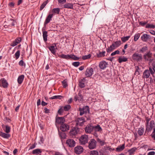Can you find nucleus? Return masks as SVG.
Listing matches in <instances>:
<instances>
[{
    "mask_svg": "<svg viewBox=\"0 0 155 155\" xmlns=\"http://www.w3.org/2000/svg\"><path fill=\"white\" fill-rule=\"evenodd\" d=\"M53 16V15L52 14L49 15L47 17V18H46L45 23V24H46L48 23L51 20V19L52 17Z\"/></svg>",
    "mask_w": 155,
    "mask_h": 155,
    "instance_id": "cd10ccee",
    "label": "nucleus"
},
{
    "mask_svg": "<svg viewBox=\"0 0 155 155\" xmlns=\"http://www.w3.org/2000/svg\"><path fill=\"white\" fill-rule=\"evenodd\" d=\"M97 131H99L101 132L102 131V129L98 125H97Z\"/></svg>",
    "mask_w": 155,
    "mask_h": 155,
    "instance_id": "e2e57ef3",
    "label": "nucleus"
},
{
    "mask_svg": "<svg viewBox=\"0 0 155 155\" xmlns=\"http://www.w3.org/2000/svg\"><path fill=\"white\" fill-rule=\"evenodd\" d=\"M59 134L61 139H64L66 137V134L64 132H59Z\"/></svg>",
    "mask_w": 155,
    "mask_h": 155,
    "instance_id": "f704fd0d",
    "label": "nucleus"
},
{
    "mask_svg": "<svg viewBox=\"0 0 155 155\" xmlns=\"http://www.w3.org/2000/svg\"><path fill=\"white\" fill-rule=\"evenodd\" d=\"M148 50V47L147 46H143L142 47L140 50V52L144 53Z\"/></svg>",
    "mask_w": 155,
    "mask_h": 155,
    "instance_id": "e433bc0d",
    "label": "nucleus"
},
{
    "mask_svg": "<svg viewBox=\"0 0 155 155\" xmlns=\"http://www.w3.org/2000/svg\"><path fill=\"white\" fill-rule=\"evenodd\" d=\"M42 151L41 150L39 149H37L33 150L32 151V154L36 155H40Z\"/></svg>",
    "mask_w": 155,
    "mask_h": 155,
    "instance_id": "b1692460",
    "label": "nucleus"
},
{
    "mask_svg": "<svg viewBox=\"0 0 155 155\" xmlns=\"http://www.w3.org/2000/svg\"><path fill=\"white\" fill-rule=\"evenodd\" d=\"M121 44V41L120 40L115 42L112 44L110 47L107 49L106 51L107 52H110L113 50L118 47Z\"/></svg>",
    "mask_w": 155,
    "mask_h": 155,
    "instance_id": "f257e3e1",
    "label": "nucleus"
},
{
    "mask_svg": "<svg viewBox=\"0 0 155 155\" xmlns=\"http://www.w3.org/2000/svg\"><path fill=\"white\" fill-rule=\"evenodd\" d=\"M58 57L60 58L65 59H70V55H65L62 54L61 55H58Z\"/></svg>",
    "mask_w": 155,
    "mask_h": 155,
    "instance_id": "2f4dec72",
    "label": "nucleus"
},
{
    "mask_svg": "<svg viewBox=\"0 0 155 155\" xmlns=\"http://www.w3.org/2000/svg\"><path fill=\"white\" fill-rule=\"evenodd\" d=\"M58 2L60 3H64L66 2V0H58Z\"/></svg>",
    "mask_w": 155,
    "mask_h": 155,
    "instance_id": "0e129e2a",
    "label": "nucleus"
},
{
    "mask_svg": "<svg viewBox=\"0 0 155 155\" xmlns=\"http://www.w3.org/2000/svg\"><path fill=\"white\" fill-rule=\"evenodd\" d=\"M91 57V55L89 54L88 55L83 56L82 57V58L84 60H85L90 58Z\"/></svg>",
    "mask_w": 155,
    "mask_h": 155,
    "instance_id": "5fc2aeb1",
    "label": "nucleus"
},
{
    "mask_svg": "<svg viewBox=\"0 0 155 155\" xmlns=\"http://www.w3.org/2000/svg\"><path fill=\"white\" fill-rule=\"evenodd\" d=\"M120 51L118 50H117L112 52L110 54L111 56H114L116 54H120Z\"/></svg>",
    "mask_w": 155,
    "mask_h": 155,
    "instance_id": "8fccbe9b",
    "label": "nucleus"
},
{
    "mask_svg": "<svg viewBox=\"0 0 155 155\" xmlns=\"http://www.w3.org/2000/svg\"><path fill=\"white\" fill-rule=\"evenodd\" d=\"M10 127L8 126L7 125L5 127V129L4 131L7 133H8L10 132Z\"/></svg>",
    "mask_w": 155,
    "mask_h": 155,
    "instance_id": "49530a36",
    "label": "nucleus"
},
{
    "mask_svg": "<svg viewBox=\"0 0 155 155\" xmlns=\"http://www.w3.org/2000/svg\"><path fill=\"white\" fill-rule=\"evenodd\" d=\"M76 125L78 127L82 126L85 122V119L83 117H78L76 120Z\"/></svg>",
    "mask_w": 155,
    "mask_h": 155,
    "instance_id": "39448f33",
    "label": "nucleus"
},
{
    "mask_svg": "<svg viewBox=\"0 0 155 155\" xmlns=\"http://www.w3.org/2000/svg\"><path fill=\"white\" fill-rule=\"evenodd\" d=\"M137 149V148L136 147H133L128 150V152L129 153L130 155H132L134 154Z\"/></svg>",
    "mask_w": 155,
    "mask_h": 155,
    "instance_id": "473e14b6",
    "label": "nucleus"
},
{
    "mask_svg": "<svg viewBox=\"0 0 155 155\" xmlns=\"http://www.w3.org/2000/svg\"><path fill=\"white\" fill-rule=\"evenodd\" d=\"M150 74L148 70H145L143 72L142 78L144 79L148 78H149L150 75Z\"/></svg>",
    "mask_w": 155,
    "mask_h": 155,
    "instance_id": "a211bd4d",
    "label": "nucleus"
},
{
    "mask_svg": "<svg viewBox=\"0 0 155 155\" xmlns=\"http://www.w3.org/2000/svg\"><path fill=\"white\" fill-rule=\"evenodd\" d=\"M21 38H18L11 44L10 45L12 47H14L19 43L21 42Z\"/></svg>",
    "mask_w": 155,
    "mask_h": 155,
    "instance_id": "f3484780",
    "label": "nucleus"
},
{
    "mask_svg": "<svg viewBox=\"0 0 155 155\" xmlns=\"http://www.w3.org/2000/svg\"><path fill=\"white\" fill-rule=\"evenodd\" d=\"M79 110L81 116L82 115L84 114L89 113L90 112L89 107L87 106L83 107L82 108H80Z\"/></svg>",
    "mask_w": 155,
    "mask_h": 155,
    "instance_id": "423d86ee",
    "label": "nucleus"
},
{
    "mask_svg": "<svg viewBox=\"0 0 155 155\" xmlns=\"http://www.w3.org/2000/svg\"><path fill=\"white\" fill-rule=\"evenodd\" d=\"M90 155H97V151L96 150L92 151Z\"/></svg>",
    "mask_w": 155,
    "mask_h": 155,
    "instance_id": "13d9d810",
    "label": "nucleus"
},
{
    "mask_svg": "<svg viewBox=\"0 0 155 155\" xmlns=\"http://www.w3.org/2000/svg\"><path fill=\"white\" fill-rule=\"evenodd\" d=\"M0 136L5 138H8L10 137V135L8 133H5L0 132Z\"/></svg>",
    "mask_w": 155,
    "mask_h": 155,
    "instance_id": "a878e982",
    "label": "nucleus"
},
{
    "mask_svg": "<svg viewBox=\"0 0 155 155\" xmlns=\"http://www.w3.org/2000/svg\"><path fill=\"white\" fill-rule=\"evenodd\" d=\"M147 22H143V21H140L139 22V24L140 25H141L142 26H144L145 25L147 24Z\"/></svg>",
    "mask_w": 155,
    "mask_h": 155,
    "instance_id": "bf43d9fd",
    "label": "nucleus"
},
{
    "mask_svg": "<svg viewBox=\"0 0 155 155\" xmlns=\"http://www.w3.org/2000/svg\"><path fill=\"white\" fill-rule=\"evenodd\" d=\"M80 64V63L79 62H75L72 63L73 65L75 67H78Z\"/></svg>",
    "mask_w": 155,
    "mask_h": 155,
    "instance_id": "864d4df0",
    "label": "nucleus"
},
{
    "mask_svg": "<svg viewBox=\"0 0 155 155\" xmlns=\"http://www.w3.org/2000/svg\"><path fill=\"white\" fill-rule=\"evenodd\" d=\"M62 84L64 87H66L68 86L67 81L64 80L62 81Z\"/></svg>",
    "mask_w": 155,
    "mask_h": 155,
    "instance_id": "09e8293b",
    "label": "nucleus"
},
{
    "mask_svg": "<svg viewBox=\"0 0 155 155\" xmlns=\"http://www.w3.org/2000/svg\"><path fill=\"white\" fill-rule=\"evenodd\" d=\"M37 144L35 143L34 144L32 145L31 146L29 147V150L32 149L34 148L36 145Z\"/></svg>",
    "mask_w": 155,
    "mask_h": 155,
    "instance_id": "680f3d73",
    "label": "nucleus"
},
{
    "mask_svg": "<svg viewBox=\"0 0 155 155\" xmlns=\"http://www.w3.org/2000/svg\"><path fill=\"white\" fill-rule=\"evenodd\" d=\"M75 153L78 154H80L82 153L83 151V149L81 146H78L74 148Z\"/></svg>",
    "mask_w": 155,
    "mask_h": 155,
    "instance_id": "f8f14e48",
    "label": "nucleus"
},
{
    "mask_svg": "<svg viewBox=\"0 0 155 155\" xmlns=\"http://www.w3.org/2000/svg\"><path fill=\"white\" fill-rule=\"evenodd\" d=\"M144 131V128L143 127L140 128L138 129L137 133L140 136L143 135Z\"/></svg>",
    "mask_w": 155,
    "mask_h": 155,
    "instance_id": "bb28decb",
    "label": "nucleus"
},
{
    "mask_svg": "<svg viewBox=\"0 0 155 155\" xmlns=\"http://www.w3.org/2000/svg\"><path fill=\"white\" fill-rule=\"evenodd\" d=\"M44 110H45L44 112L46 113H49V110L47 109V108H45Z\"/></svg>",
    "mask_w": 155,
    "mask_h": 155,
    "instance_id": "338daca9",
    "label": "nucleus"
},
{
    "mask_svg": "<svg viewBox=\"0 0 155 155\" xmlns=\"http://www.w3.org/2000/svg\"><path fill=\"white\" fill-rule=\"evenodd\" d=\"M141 39L143 42H146L150 39V36L146 34H143L141 36Z\"/></svg>",
    "mask_w": 155,
    "mask_h": 155,
    "instance_id": "9d476101",
    "label": "nucleus"
},
{
    "mask_svg": "<svg viewBox=\"0 0 155 155\" xmlns=\"http://www.w3.org/2000/svg\"><path fill=\"white\" fill-rule=\"evenodd\" d=\"M64 110L62 107H61L58 110V113L60 115H61L62 114Z\"/></svg>",
    "mask_w": 155,
    "mask_h": 155,
    "instance_id": "603ef678",
    "label": "nucleus"
},
{
    "mask_svg": "<svg viewBox=\"0 0 155 155\" xmlns=\"http://www.w3.org/2000/svg\"><path fill=\"white\" fill-rule=\"evenodd\" d=\"M155 154V152L154 151L150 152L148 153V155H154Z\"/></svg>",
    "mask_w": 155,
    "mask_h": 155,
    "instance_id": "774afa93",
    "label": "nucleus"
},
{
    "mask_svg": "<svg viewBox=\"0 0 155 155\" xmlns=\"http://www.w3.org/2000/svg\"><path fill=\"white\" fill-rule=\"evenodd\" d=\"M47 31H44L43 32V37L44 40L46 42L47 40Z\"/></svg>",
    "mask_w": 155,
    "mask_h": 155,
    "instance_id": "72a5a7b5",
    "label": "nucleus"
},
{
    "mask_svg": "<svg viewBox=\"0 0 155 155\" xmlns=\"http://www.w3.org/2000/svg\"><path fill=\"white\" fill-rule=\"evenodd\" d=\"M108 65L107 63L105 61L101 62L99 64V66L101 69L104 70L107 68Z\"/></svg>",
    "mask_w": 155,
    "mask_h": 155,
    "instance_id": "6ab92c4d",
    "label": "nucleus"
},
{
    "mask_svg": "<svg viewBox=\"0 0 155 155\" xmlns=\"http://www.w3.org/2000/svg\"><path fill=\"white\" fill-rule=\"evenodd\" d=\"M132 58L135 61L139 62L142 61L143 58L141 54L137 53H135L132 55Z\"/></svg>",
    "mask_w": 155,
    "mask_h": 155,
    "instance_id": "20e7f679",
    "label": "nucleus"
},
{
    "mask_svg": "<svg viewBox=\"0 0 155 155\" xmlns=\"http://www.w3.org/2000/svg\"><path fill=\"white\" fill-rule=\"evenodd\" d=\"M140 36L139 33L136 34L134 36V40L135 41H137L139 38Z\"/></svg>",
    "mask_w": 155,
    "mask_h": 155,
    "instance_id": "ea45409f",
    "label": "nucleus"
},
{
    "mask_svg": "<svg viewBox=\"0 0 155 155\" xmlns=\"http://www.w3.org/2000/svg\"><path fill=\"white\" fill-rule=\"evenodd\" d=\"M127 61V58L123 56V57H120L118 59V61L119 63H121L123 62H126Z\"/></svg>",
    "mask_w": 155,
    "mask_h": 155,
    "instance_id": "393cba45",
    "label": "nucleus"
},
{
    "mask_svg": "<svg viewBox=\"0 0 155 155\" xmlns=\"http://www.w3.org/2000/svg\"><path fill=\"white\" fill-rule=\"evenodd\" d=\"M60 129L63 132L67 131L69 130V125L63 123L60 126Z\"/></svg>",
    "mask_w": 155,
    "mask_h": 155,
    "instance_id": "4468645a",
    "label": "nucleus"
},
{
    "mask_svg": "<svg viewBox=\"0 0 155 155\" xmlns=\"http://www.w3.org/2000/svg\"><path fill=\"white\" fill-rule=\"evenodd\" d=\"M152 53L150 51H149L144 55L143 58L146 60L150 61L151 59H150V58L152 57Z\"/></svg>",
    "mask_w": 155,
    "mask_h": 155,
    "instance_id": "9b49d317",
    "label": "nucleus"
},
{
    "mask_svg": "<svg viewBox=\"0 0 155 155\" xmlns=\"http://www.w3.org/2000/svg\"><path fill=\"white\" fill-rule=\"evenodd\" d=\"M93 72V70L92 68H89L87 69L85 72V75L87 77H89L92 75Z\"/></svg>",
    "mask_w": 155,
    "mask_h": 155,
    "instance_id": "aec40b11",
    "label": "nucleus"
},
{
    "mask_svg": "<svg viewBox=\"0 0 155 155\" xmlns=\"http://www.w3.org/2000/svg\"><path fill=\"white\" fill-rule=\"evenodd\" d=\"M79 131V129L78 128L74 127L70 131V135L72 137H75Z\"/></svg>",
    "mask_w": 155,
    "mask_h": 155,
    "instance_id": "1a4fd4ad",
    "label": "nucleus"
},
{
    "mask_svg": "<svg viewBox=\"0 0 155 155\" xmlns=\"http://www.w3.org/2000/svg\"><path fill=\"white\" fill-rule=\"evenodd\" d=\"M0 85L4 88H7L8 86V83L4 78H2L0 81Z\"/></svg>",
    "mask_w": 155,
    "mask_h": 155,
    "instance_id": "dca6fc26",
    "label": "nucleus"
},
{
    "mask_svg": "<svg viewBox=\"0 0 155 155\" xmlns=\"http://www.w3.org/2000/svg\"><path fill=\"white\" fill-rule=\"evenodd\" d=\"M20 55V51L19 50L15 54V56L16 58V59L18 58Z\"/></svg>",
    "mask_w": 155,
    "mask_h": 155,
    "instance_id": "3c124183",
    "label": "nucleus"
},
{
    "mask_svg": "<svg viewBox=\"0 0 155 155\" xmlns=\"http://www.w3.org/2000/svg\"><path fill=\"white\" fill-rule=\"evenodd\" d=\"M73 5L72 3H67L64 4L63 5L64 8L68 9H73Z\"/></svg>",
    "mask_w": 155,
    "mask_h": 155,
    "instance_id": "412c9836",
    "label": "nucleus"
},
{
    "mask_svg": "<svg viewBox=\"0 0 155 155\" xmlns=\"http://www.w3.org/2000/svg\"><path fill=\"white\" fill-rule=\"evenodd\" d=\"M65 121L64 117H56L55 120L56 124H61L64 123Z\"/></svg>",
    "mask_w": 155,
    "mask_h": 155,
    "instance_id": "6e6552de",
    "label": "nucleus"
},
{
    "mask_svg": "<svg viewBox=\"0 0 155 155\" xmlns=\"http://www.w3.org/2000/svg\"><path fill=\"white\" fill-rule=\"evenodd\" d=\"M60 11V9L59 8H54L53 9L52 12L55 14H59Z\"/></svg>",
    "mask_w": 155,
    "mask_h": 155,
    "instance_id": "58836bf2",
    "label": "nucleus"
},
{
    "mask_svg": "<svg viewBox=\"0 0 155 155\" xmlns=\"http://www.w3.org/2000/svg\"><path fill=\"white\" fill-rule=\"evenodd\" d=\"M47 2H48V1H46V2H44L42 3V4L41 6V7L40 8V10H42L45 7V6L47 4Z\"/></svg>",
    "mask_w": 155,
    "mask_h": 155,
    "instance_id": "a18cd8bd",
    "label": "nucleus"
},
{
    "mask_svg": "<svg viewBox=\"0 0 155 155\" xmlns=\"http://www.w3.org/2000/svg\"><path fill=\"white\" fill-rule=\"evenodd\" d=\"M155 126L154 121L153 120L150 121V125H146V130L148 131H150Z\"/></svg>",
    "mask_w": 155,
    "mask_h": 155,
    "instance_id": "ddd939ff",
    "label": "nucleus"
},
{
    "mask_svg": "<svg viewBox=\"0 0 155 155\" xmlns=\"http://www.w3.org/2000/svg\"><path fill=\"white\" fill-rule=\"evenodd\" d=\"M62 97L61 96L58 95V96H54L50 98L52 99H61Z\"/></svg>",
    "mask_w": 155,
    "mask_h": 155,
    "instance_id": "de8ad7c7",
    "label": "nucleus"
},
{
    "mask_svg": "<svg viewBox=\"0 0 155 155\" xmlns=\"http://www.w3.org/2000/svg\"><path fill=\"white\" fill-rule=\"evenodd\" d=\"M66 144L70 147H74L75 144V141L72 139H68L66 141Z\"/></svg>",
    "mask_w": 155,
    "mask_h": 155,
    "instance_id": "2eb2a0df",
    "label": "nucleus"
},
{
    "mask_svg": "<svg viewBox=\"0 0 155 155\" xmlns=\"http://www.w3.org/2000/svg\"><path fill=\"white\" fill-rule=\"evenodd\" d=\"M106 52L105 51H103L100 52L99 54H97V57H104L105 56Z\"/></svg>",
    "mask_w": 155,
    "mask_h": 155,
    "instance_id": "a19ab883",
    "label": "nucleus"
},
{
    "mask_svg": "<svg viewBox=\"0 0 155 155\" xmlns=\"http://www.w3.org/2000/svg\"><path fill=\"white\" fill-rule=\"evenodd\" d=\"M70 59H72L75 60H79V58L74 54H71L70 55Z\"/></svg>",
    "mask_w": 155,
    "mask_h": 155,
    "instance_id": "c03bdc74",
    "label": "nucleus"
},
{
    "mask_svg": "<svg viewBox=\"0 0 155 155\" xmlns=\"http://www.w3.org/2000/svg\"><path fill=\"white\" fill-rule=\"evenodd\" d=\"M97 143H98L101 146H103L105 144V142L104 140H101L99 138H97Z\"/></svg>",
    "mask_w": 155,
    "mask_h": 155,
    "instance_id": "37998d69",
    "label": "nucleus"
},
{
    "mask_svg": "<svg viewBox=\"0 0 155 155\" xmlns=\"http://www.w3.org/2000/svg\"><path fill=\"white\" fill-rule=\"evenodd\" d=\"M136 70L135 71V75H137V76L138 75H139L140 74L139 72L138 71V69H139V68L137 66L136 67Z\"/></svg>",
    "mask_w": 155,
    "mask_h": 155,
    "instance_id": "6e6d98bb",
    "label": "nucleus"
},
{
    "mask_svg": "<svg viewBox=\"0 0 155 155\" xmlns=\"http://www.w3.org/2000/svg\"><path fill=\"white\" fill-rule=\"evenodd\" d=\"M130 36H128L126 37H122L121 38V40L123 42H124L128 40L129 38H130Z\"/></svg>",
    "mask_w": 155,
    "mask_h": 155,
    "instance_id": "4c0bfd02",
    "label": "nucleus"
},
{
    "mask_svg": "<svg viewBox=\"0 0 155 155\" xmlns=\"http://www.w3.org/2000/svg\"><path fill=\"white\" fill-rule=\"evenodd\" d=\"M88 137L86 135H82L79 139V143L81 145H84L87 143Z\"/></svg>",
    "mask_w": 155,
    "mask_h": 155,
    "instance_id": "7ed1b4c3",
    "label": "nucleus"
},
{
    "mask_svg": "<svg viewBox=\"0 0 155 155\" xmlns=\"http://www.w3.org/2000/svg\"><path fill=\"white\" fill-rule=\"evenodd\" d=\"M125 148V144H123L121 146H119L116 149L117 151L120 152L122 151Z\"/></svg>",
    "mask_w": 155,
    "mask_h": 155,
    "instance_id": "c85d7f7f",
    "label": "nucleus"
},
{
    "mask_svg": "<svg viewBox=\"0 0 155 155\" xmlns=\"http://www.w3.org/2000/svg\"><path fill=\"white\" fill-rule=\"evenodd\" d=\"M85 82V79L84 78L81 79L79 81V86L81 88H84L85 87L84 82Z\"/></svg>",
    "mask_w": 155,
    "mask_h": 155,
    "instance_id": "4be33fe9",
    "label": "nucleus"
},
{
    "mask_svg": "<svg viewBox=\"0 0 155 155\" xmlns=\"http://www.w3.org/2000/svg\"><path fill=\"white\" fill-rule=\"evenodd\" d=\"M64 111H67L69 110L71 108V106L70 105H67L64 107H62Z\"/></svg>",
    "mask_w": 155,
    "mask_h": 155,
    "instance_id": "79ce46f5",
    "label": "nucleus"
},
{
    "mask_svg": "<svg viewBox=\"0 0 155 155\" xmlns=\"http://www.w3.org/2000/svg\"><path fill=\"white\" fill-rule=\"evenodd\" d=\"M19 64L21 66H25V64H24L23 61L22 60H21L19 62Z\"/></svg>",
    "mask_w": 155,
    "mask_h": 155,
    "instance_id": "4d7b16f0",
    "label": "nucleus"
},
{
    "mask_svg": "<svg viewBox=\"0 0 155 155\" xmlns=\"http://www.w3.org/2000/svg\"><path fill=\"white\" fill-rule=\"evenodd\" d=\"M82 98V96L81 95V94L80 93H78V95H76L74 97V100L76 101L78 100L79 101H81Z\"/></svg>",
    "mask_w": 155,
    "mask_h": 155,
    "instance_id": "7c9ffc66",
    "label": "nucleus"
},
{
    "mask_svg": "<svg viewBox=\"0 0 155 155\" xmlns=\"http://www.w3.org/2000/svg\"><path fill=\"white\" fill-rule=\"evenodd\" d=\"M11 21H12V22L11 23V25L12 26H14L15 25L16 22L13 19H11Z\"/></svg>",
    "mask_w": 155,
    "mask_h": 155,
    "instance_id": "69168bd1",
    "label": "nucleus"
},
{
    "mask_svg": "<svg viewBox=\"0 0 155 155\" xmlns=\"http://www.w3.org/2000/svg\"><path fill=\"white\" fill-rule=\"evenodd\" d=\"M97 130V126H87L85 128V132L87 133H90L92 131L96 132Z\"/></svg>",
    "mask_w": 155,
    "mask_h": 155,
    "instance_id": "f03ea898",
    "label": "nucleus"
},
{
    "mask_svg": "<svg viewBox=\"0 0 155 155\" xmlns=\"http://www.w3.org/2000/svg\"><path fill=\"white\" fill-rule=\"evenodd\" d=\"M24 76L23 75H21L19 76L18 78V83L21 84L22 82L24 79Z\"/></svg>",
    "mask_w": 155,
    "mask_h": 155,
    "instance_id": "c756f323",
    "label": "nucleus"
},
{
    "mask_svg": "<svg viewBox=\"0 0 155 155\" xmlns=\"http://www.w3.org/2000/svg\"><path fill=\"white\" fill-rule=\"evenodd\" d=\"M148 71L150 72V73L153 75L154 74V71H153V70L151 67L149 68Z\"/></svg>",
    "mask_w": 155,
    "mask_h": 155,
    "instance_id": "052dcab7",
    "label": "nucleus"
},
{
    "mask_svg": "<svg viewBox=\"0 0 155 155\" xmlns=\"http://www.w3.org/2000/svg\"><path fill=\"white\" fill-rule=\"evenodd\" d=\"M88 147L90 149L95 148L96 146V141L94 139H91L88 142Z\"/></svg>",
    "mask_w": 155,
    "mask_h": 155,
    "instance_id": "0eeeda50",
    "label": "nucleus"
},
{
    "mask_svg": "<svg viewBox=\"0 0 155 155\" xmlns=\"http://www.w3.org/2000/svg\"><path fill=\"white\" fill-rule=\"evenodd\" d=\"M146 28H147L153 29L155 28V25L152 24H147L146 25Z\"/></svg>",
    "mask_w": 155,
    "mask_h": 155,
    "instance_id": "c9c22d12",
    "label": "nucleus"
},
{
    "mask_svg": "<svg viewBox=\"0 0 155 155\" xmlns=\"http://www.w3.org/2000/svg\"><path fill=\"white\" fill-rule=\"evenodd\" d=\"M49 50L51 51L52 53L53 54H56V49H57L56 47V45L55 46H50L48 47Z\"/></svg>",
    "mask_w": 155,
    "mask_h": 155,
    "instance_id": "5701e85b",
    "label": "nucleus"
}]
</instances>
